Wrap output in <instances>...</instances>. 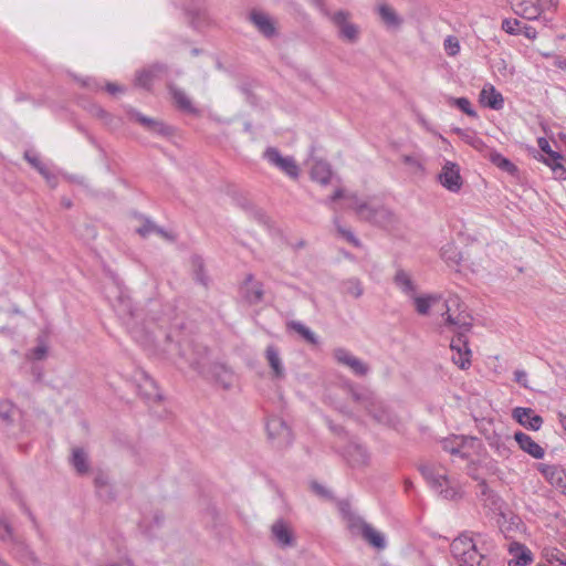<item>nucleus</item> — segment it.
I'll list each match as a JSON object with an SVG mask.
<instances>
[{"mask_svg": "<svg viewBox=\"0 0 566 566\" xmlns=\"http://www.w3.org/2000/svg\"><path fill=\"white\" fill-rule=\"evenodd\" d=\"M366 412L379 424L386 426L396 431H401L402 429V422L398 415L389 405L376 396L371 402H369Z\"/></svg>", "mask_w": 566, "mask_h": 566, "instance_id": "39448f33", "label": "nucleus"}, {"mask_svg": "<svg viewBox=\"0 0 566 566\" xmlns=\"http://www.w3.org/2000/svg\"><path fill=\"white\" fill-rule=\"evenodd\" d=\"M334 223L336 226L337 232L345 240H347L349 243H352L355 247H359L360 245V241L355 237V234L350 230H348V229L344 228L343 226H340L338 223V219L337 218L334 219Z\"/></svg>", "mask_w": 566, "mask_h": 566, "instance_id": "5fc2aeb1", "label": "nucleus"}, {"mask_svg": "<svg viewBox=\"0 0 566 566\" xmlns=\"http://www.w3.org/2000/svg\"><path fill=\"white\" fill-rule=\"evenodd\" d=\"M23 158L42 175L46 181L51 185V187H55L56 177L48 169V167L40 160L38 155L33 154L30 150L24 151Z\"/></svg>", "mask_w": 566, "mask_h": 566, "instance_id": "c85d7f7f", "label": "nucleus"}, {"mask_svg": "<svg viewBox=\"0 0 566 566\" xmlns=\"http://www.w3.org/2000/svg\"><path fill=\"white\" fill-rule=\"evenodd\" d=\"M415 305L416 310L420 315H427L431 307V304L438 300L437 296L427 295V296H415Z\"/></svg>", "mask_w": 566, "mask_h": 566, "instance_id": "49530a36", "label": "nucleus"}, {"mask_svg": "<svg viewBox=\"0 0 566 566\" xmlns=\"http://www.w3.org/2000/svg\"><path fill=\"white\" fill-rule=\"evenodd\" d=\"M342 291L344 294L358 298L364 293L361 282L356 277H350L342 282Z\"/></svg>", "mask_w": 566, "mask_h": 566, "instance_id": "ea45409f", "label": "nucleus"}, {"mask_svg": "<svg viewBox=\"0 0 566 566\" xmlns=\"http://www.w3.org/2000/svg\"><path fill=\"white\" fill-rule=\"evenodd\" d=\"M484 157L502 171L507 172L511 176H516L518 174L517 166L495 149H488V153L484 154Z\"/></svg>", "mask_w": 566, "mask_h": 566, "instance_id": "cd10ccee", "label": "nucleus"}, {"mask_svg": "<svg viewBox=\"0 0 566 566\" xmlns=\"http://www.w3.org/2000/svg\"><path fill=\"white\" fill-rule=\"evenodd\" d=\"M539 149L547 155L546 159H563L562 154L552 150L548 140L544 137L537 139Z\"/></svg>", "mask_w": 566, "mask_h": 566, "instance_id": "6e6d98bb", "label": "nucleus"}, {"mask_svg": "<svg viewBox=\"0 0 566 566\" xmlns=\"http://www.w3.org/2000/svg\"><path fill=\"white\" fill-rule=\"evenodd\" d=\"M94 485H95L99 496H103V491H105V496L108 500H114L115 495L108 489L109 480H108V475L106 473H104V472L96 473V475L94 478Z\"/></svg>", "mask_w": 566, "mask_h": 566, "instance_id": "a19ab883", "label": "nucleus"}, {"mask_svg": "<svg viewBox=\"0 0 566 566\" xmlns=\"http://www.w3.org/2000/svg\"><path fill=\"white\" fill-rule=\"evenodd\" d=\"M481 103L494 111H499L504 105L502 94L493 85L484 86L480 93Z\"/></svg>", "mask_w": 566, "mask_h": 566, "instance_id": "bb28decb", "label": "nucleus"}, {"mask_svg": "<svg viewBox=\"0 0 566 566\" xmlns=\"http://www.w3.org/2000/svg\"><path fill=\"white\" fill-rule=\"evenodd\" d=\"M71 463L78 474L88 472L87 455L82 448L73 449Z\"/></svg>", "mask_w": 566, "mask_h": 566, "instance_id": "c9c22d12", "label": "nucleus"}, {"mask_svg": "<svg viewBox=\"0 0 566 566\" xmlns=\"http://www.w3.org/2000/svg\"><path fill=\"white\" fill-rule=\"evenodd\" d=\"M348 392L352 397V399L359 403L365 410L367 409L369 402L374 399L376 396L371 390L365 387H357L354 384L349 382L347 384Z\"/></svg>", "mask_w": 566, "mask_h": 566, "instance_id": "2f4dec72", "label": "nucleus"}, {"mask_svg": "<svg viewBox=\"0 0 566 566\" xmlns=\"http://www.w3.org/2000/svg\"><path fill=\"white\" fill-rule=\"evenodd\" d=\"M537 469L552 485L566 488V472L559 465L539 463Z\"/></svg>", "mask_w": 566, "mask_h": 566, "instance_id": "4be33fe9", "label": "nucleus"}, {"mask_svg": "<svg viewBox=\"0 0 566 566\" xmlns=\"http://www.w3.org/2000/svg\"><path fill=\"white\" fill-rule=\"evenodd\" d=\"M347 527L353 535H360L366 542L377 549H384L386 546L385 537L366 523L360 516L349 514L346 518Z\"/></svg>", "mask_w": 566, "mask_h": 566, "instance_id": "423d86ee", "label": "nucleus"}, {"mask_svg": "<svg viewBox=\"0 0 566 566\" xmlns=\"http://www.w3.org/2000/svg\"><path fill=\"white\" fill-rule=\"evenodd\" d=\"M378 13L380 19L387 27L396 28L399 27L401 23V20L396 13V11L387 4L379 6Z\"/></svg>", "mask_w": 566, "mask_h": 566, "instance_id": "e433bc0d", "label": "nucleus"}, {"mask_svg": "<svg viewBox=\"0 0 566 566\" xmlns=\"http://www.w3.org/2000/svg\"><path fill=\"white\" fill-rule=\"evenodd\" d=\"M272 534L281 546L294 545L293 534L283 520H279L272 525Z\"/></svg>", "mask_w": 566, "mask_h": 566, "instance_id": "7c9ffc66", "label": "nucleus"}, {"mask_svg": "<svg viewBox=\"0 0 566 566\" xmlns=\"http://www.w3.org/2000/svg\"><path fill=\"white\" fill-rule=\"evenodd\" d=\"M195 280L202 285H207V276L203 273V261L200 256H193Z\"/></svg>", "mask_w": 566, "mask_h": 566, "instance_id": "603ef678", "label": "nucleus"}, {"mask_svg": "<svg viewBox=\"0 0 566 566\" xmlns=\"http://www.w3.org/2000/svg\"><path fill=\"white\" fill-rule=\"evenodd\" d=\"M452 306H460V300L458 296L450 297L446 301L444 307L446 311L442 313V316L444 317V325L450 327L454 326L459 328V332L468 333L472 328V317L464 313V311H461L458 313L457 316L451 314Z\"/></svg>", "mask_w": 566, "mask_h": 566, "instance_id": "0eeeda50", "label": "nucleus"}, {"mask_svg": "<svg viewBox=\"0 0 566 566\" xmlns=\"http://www.w3.org/2000/svg\"><path fill=\"white\" fill-rule=\"evenodd\" d=\"M544 163L551 167L557 178H566V168L562 164V159H544Z\"/></svg>", "mask_w": 566, "mask_h": 566, "instance_id": "864d4df0", "label": "nucleus"}, {"mask_svg": "<svg viewBox=\"0 0 566 566\" xmlns=\"http://www.w3.org/2000/svg\"><path fill=\"white\" fill-rule=\"evenodd\" d=\"M346 20L347 13L344 11H337L333 17L334 23L339 28V35L349 42H355L358 36L357 27Z\"/></svg>", "mask_w": 566, "mask_h": 566, "instance_id": "b1692460", "label": "nucleus"}, {"mask_svg": "<svg viewBox=\"0 0 566 566\" xmlns=\"http://www.w3.org/2000/svg\"><path fill=\"white\" fill-rule=\"evenodd\" d=\"M184 11L189 18L190 25L199 30L209 23V15L205 0H185Z\"/></svg>", "mask_w": 566, "mask_h": 566, "instance_id": "9d476101", "label": "nucleus"}, {"mask_svg": "<svg viewBox=\"0 0 566 566\" xmlns=\"http://www.w3.org/2000/svg\"><path fill=\"white\" fill-rule=\"evenodd\" d=\"M249 21L265 39L270 40L277 35L275 22L268 13L253 9L249 12Z\"/></svg>", "mask_w": 566, "mask_h": 566, "instance_id": "2eb2a0df", "label": "nucleus"}, {"mask_svg": "<svg viewBox=\"0 0 566 566\" xmlns=\"http://www.w3.org/2000/svg\"><path fill=\"white\" fill-rule=\"evenodd\" d=\"M140 391L147 401H159L163 399L155 380L148 376L145 379V384L140 386Z\"/></svg>", "mask_w": 566, "mask_h": 566, "instance_id": "4c0bfd02", "label": "nucleus"}, {"mask_svg": "<svg viewBox=\"0 0 566 566\" xmlns=\"http://www.w3.org/2000/svg\"><path fill=\"white\" fill-rule=\"evenodd\" d=\"M333 357L343 366L350 368L353 374L358 377L366 376L370 368L369 365L359 358L355 357L349 350L343 347H337L333 350Z\"/></svg>", "mask_w": 566, "mask_h": 566, "instance_id": "f8f14e48", "label": "nucleus"}, {"mask_svg": "<svg viewBox=\"0 0 566 566\" xmlns=\"http://www.w3.org/2000/svg\"><path fill=\"white\" fill-rule=\"evenodd\" d=\"M159 343V335L155 331L147 329L145 344L157 346Z\"/></svg>", "mask_w": 566, "mask_h": 566, "instance_id": "338daca9", "label": "nucleus"}, {"mask_svg": "<svg viewBox=\"0 0 566 566\" xmlns=\"http://www.w3.org/2000/svg\"><path fill=\"white\" fill-rule=\"evenodd\" d=\"M440 184L449 191L458 192L462 186L460 169L457 164L447 161L439 174Z\"/></svg>", "mask_w": 566, "mask_h": 566, "instance_id": "dca6fc26", "label": "nucleus"}, {"mask_svg": "<svg viewBox=\"0 0 566 566\" xmlns=\"http://www.w3.org/2000/svg\"><path fill=\"white\" fill-rule=\"evenodd\" d=\"M265 359L272 370V379L282 380L286 377L280 352L275 345H268L264 352Z\"/></svg>", "mask_w": 566, "mask_h": 566, "instance_id": "412c9836", "label": "nucleus"}, {"mask_svg": "<svg viewBox=\"0 0 566 566\" xmlns=\"http://www.w3.org/2000/svg\"><path fill=\"white\" fill-rule=\"evenodd\" d=\"M512 417L528 430L537 431L543 424V418L536 415L532 408L516 407L512 411Z\"/></svg>", "mask_w": 566, "mask_h": 566, "instance_id": "f3484780", "label": "nucleus"}, {"mask_svg": "<svg viewBox=\"0 0 566 566\" xmlns=\"http://www.w3.org/2000/svg\"><path fill=\"white\" fill-rule=\"evenodd\" d=\"M395 283L403 293L408 295H412V293H415V284L405 271L400 270L396 273Z\"/></svg>", "mask_w": 566, "mask_h": 566, "instance_id": "79ce46f5", "label": "nucleus"}, {"mask_svg": "<svg viewBox=\"0 0 566 566\" xmlns=\"http://www.w3.org/2000/svg\"><path fill=\"white\" fill-rule=\"evenodd\" d=\"M263 284L254 282L251 286L244 287V298L249 304H258L263 300Z\"/></svg>", "mask_w": 566, "mask_h": 566, "instance_id": "58836bf2", "label": "nucleus"}, {"mask_svg": "<svg viewBox=\"0 0 566 566\" xmlns=\"http://www.w3.org/2000/svg\"><path fill=\"white\" fill-rule=\"evenodd\" d=\"M311 177L321 185H327L332 178V169L326 161H316L311 168Z\"/></svg>", "mask_w": 566, "mask_h": 566, "instance_id": "473e14b6", "label": "nucleus"}, {"mask_svg": "<svg viewBox=\"0 0 566 566\" xmlns=\"http://www.w3.org/2000/svg\"><path fill=\"white\" fill-rule=\"evenodd\" d=\"M327 424H328V428L331 429V431L333 433H335L336 436H345L347 433L345 428L340 424H336L331 420H327Z\"/></svg>", "mask_w": 566, "mask_h": 566, "instance_id": "774afa93", "label": "nucleus"}, {"mask_svg": "<svg viewBox=\"0 0 566 566\" xmlns=\"http://www.w3.org/2000/svg\"><path fill=\"white\" fill-rule=\"evenodd\" d=\"M163 352L168 355L177 354L180 359L199 375H206V366L208 365L209 348L190 338L178 339L172 342L170 334L164 335Z\"/></svg>", "mask_w": 566, "mask_h": 566, "instance_id": "f257e3e1", "label": "nucleus"}, {"mask_svg": "<svg viewBox=\"0 0 566 566\" xmlns=\"http://www.w3.org/2000/svg\"><path fill=\"white\" fill-rule=\"evenodd\" d=\"M168 73V65L161 62L150 64L136 73L135 84L147 91L151 88L155 80L161 78Z\"/></svg>", "mask_w": 566, "mask_h": 566, "instance_id": "ddd939ff", "label": "nucleus"}, {"mask_svg": "<svg viewBox=\"0 0 566 566\" xmlns=\"http://www.w3.org/2000/svg\"><path fill=\"white\" fill-rule=\"evenodd\" d=\"M521 34H523L528 40H534L537 36V31L532 25L523 24L521 28Z\"/></svg>", "mask_w": 566, "mask_h": 566, "instance_id": "0e129e2a", "label": "nucleus"}, {"mask_svg": "<svg viewBox=\"0 0 566 566\" xmlns=\"http://www.w3.org/2000/svg\"><path fill=\"white\" fill-rule=\"evenodd\" d=\"M48 347L44 344H39L32 349V358L35 360H42L45 358Z\"/></svg>", "mask_w": 566, "mask_h": 566, "instance_id": "e2e57ef3", "label": "nucleus"}, {"mask_svg": "<svg viewBox=\"0 0 566 566\" xmlns=\"http://www.w3.org/2000/svg\"><path fill=\"white\" fill-rule=\"evenodd\" d=\"M263 158L290 178L296 179L300 175V169L294 158L282 156L280 150L275 147H268L263 153Z\"/></svg>", "mask_w": 566, "mask_h": 566, "instance_id": "6e6552de", "label": "nucleus"}, {"mask_svg": "<svg viewBox=\"0 0 566 566\" xmlns=\"http://www.w3.org/2000/svg\"><path fill=\"white\" fill-rule=\"evenodd\" d=\"M11 545V553L20 563L24 566H36L38 558L35 554L21 536L14 538Z\"/></svg>", "mask_w": 566, "mask_h": 566, "instance_id": "aec40b11", "label": "nucleus"}, {"mask_svg": "<svg viewBox=\"0 0 566 566\" xmlns=\"http://www.w3.org/2000/svg\"><path fill=\"white\" fill-rule=\"evenodd\" d=\"M266 431L270 439L277 440V447H285L292 443V431L282 418H270L266 422Z\"/></svg>", "mask_w": 566, "mask_h": 566, "instance_id": "4468645a", "label": "nucleus"}, {"mask_svg": "<svg viewBox=\"0 0 566 566\" xmlns=\"http://www.w3.org/2000/svg\"><path fill=\"white\" fill-rule=\"evenodd\" d=\"M514 381L524 388H527V374L524 370L516 369L514 371Z\"/></svg>", "mask_w": 566, "mask_h": 566, "instance_id": "69168bd1", "label": "nucleus"}, {"mask_svg": "<svg viewBox=\"0 0 566 566\" xmlns=\"http://www.w3.org/2000/svg\"><path fill=\"white\" fill-rule=\"evenodd\" d=\"M448 102L451 106H455L457 108H459L461 112H463L468 116L474 117V118L478 117V113L472 107L469 98H467V97H450L448 99Z\"/></svg>", "mask_w": 566, "mask_h": 566, "instance_id": "c03bdc74", "label": "nucleus"}, {"mask_svg": "<svg viewBox=\"0 0 566 566\" xmlns=\"http://www.w3.org/2000/svg\"><path fill=\"white\" fill-rule=\"evenodd\" d=\"M287 327L296 332L302 338H304L311 345H317L319 343L316 334L302 322L292 321L287 324Z\"/></svg>", "mask_w": 566, "mask_h": 566, "instance_id": "f704fd0d", "label": "nucleus"}, {"mask_svg": "<svg viewBox=\"0 0 566 566\" xmlns=\"http://www.w3.org/2000/svg\"><path fill=\"white\" fill-rule=\"evenodd\" d=\"M465 140L468 144L473 146L475 149H479L481 151L485 150L488 153V149H490L484 142L475 136L465 135Z\"/></svg>", "mask_w": 566, "mask_h": 566, "instance_id": "680f3d73", "label": "nucleus"}, {"mask_svg": "<svg viewBox=\"0 0 566 566\" xmlns=\"http://www.w3.org/2000/svg\"><path fill=\"white\" fill-rule=\"evenodd\" d=\"M239 205L245 211L251 212L252 217L258 222L263 223V224H265L268 222V217L265 216V213L261 209L255 208L253 206V203L250 202L248 199L244 198V199L240 200Z\"/></svg>", "mask_w": 566, "mask_h": 566, "instance_id": "de8ad7c7", "label": "nucleus"}, {"mask_svg": "<svg viewBox=\"0 0 566 566\" xmlns=\"http://www.w3.org/2000/svg\"><path fill=\"white\" fill-rule=\"evenodd\" d=\"M90 113L92 114V116L103 120L105 125H111L113 120V116L107 111H105L101 105L93 104L90 108Z\"/></svg>", "mask_w": 566, "mask_h": 566, "instance_id": "3c124183", "label": "nucleus"}, {"mask_svg": "<svg viewBox=\"0 0 566 566\" xmlns=\"http://www.w3.org/2000/svg\"><path fill=\"white\" fill-rule=\"evenodd\" d=\"M169 94L171 95L176 106L184 113L197 114L198 109L192 105L191 99L187 96L185 91L177 87L174 83L167 85Z\"/></svg>", "mask_w": 566, "mask_h": 566, "instance_id": "393cba45", "label": "nucleus"}, {"mask_svg": "<svg viewBox=\"0 0 566 566\" xmlns=\"http://www.w3.org/2000/svg\"><path fill=\"white\" fill-rule=\"evenodd\" d=\"M201 376L212 379L217 385L226 390L231 389L235 381V375L233 370L222 363L208 364L206 366V375Z\"/></svg>", "mask_w": 566, "mask_h": 566, "instance_id": "1a4fd4ad", "label": "nucleus"}, {"mask_svg": "<svg viewBox=\"0 0 566 566\" xmlns=\"http://www.w3.org/2000/svg\"><path fill=\"white\" fill-rule=\"evenodd\" d=\"M521 7V10H516L515 12L527 20L536 19L541 14V10L534 6H524V2L518 4Z\"/></svg>", "mask_w": 566, "mask_h": 566, "instance_id": "8fccbe9b", "label": "nucleus"}, {"mask_svg": "<svg viewBox=\"0 0 566 566\" xmlns=\"http://www.w3.org/2000/svg\"><path fill=\"white\" fill-rule=\"evenodd\" d=\"M514 440L524 452H526L534 459L539 460L544 458V449L538 443H536L528 434L522 431H517L514 433Z\"/></svg>", "mask_w": 566, "mask_h": 566, "instance_id": "5701e85b", "label": "nucleus"}, {"mask_svg": "<svg viewBox=\"0 0 566 566\" xmlns=\"http://www.w3.org/2000/svg\"><path fill=\"white\" fill-rule=\"evenodd\" d=\"M156 229L157 224L154 221H151L149 218H144V223L137 229V233L140 237L146 238L150 233L155 232Z\"/></svg>", "mask_w": 566, "mask_h": 566, "instance_id": "4d7b16f0", "label": "nucleus"}, {"mask_svg": "<svg viewBox=\"0 0 566 566\" xmlns=\"http://www.w3.org/2000/svg\"><path fill=\"white\" fill-rule=\"evenodd\" d=\"M128 115L130 116V118L135 119L137 123L143 125L147 130L151 133H156L161 136H169L172 132L170 126L164 124L160 120L147 117L134 108H129Z\"/></svg>", "mask_w": 566, "mask_h": 566, "instance_id": "a211bd4d", "label": "nucleus"}, {"mask_svg": "<svg viewBox=\"0 0 566 566\" xmlns=\"http://www.w3.org/2000/svg\"><path fill=\"white\" fill-rule=\"evenodd\" d=\"M346 198L352 201L350 208H354L357 214L369 222L384 224L388 223L392 219V213L385 207H371L365 202H359L356 195L346 196L344 190L338 188L334 191V193L327 199V203L332 205L338 199Z\"/></svg>", "mask_w": 566, "mask_h": 566, "instance_id": "f03ea898", "label": "nucleus"}, {"mask_svg": "<svg viewBox=\"0 0 566 566\" xmlns=\"http://www.w3.org/2000/svg\"><path fill=\"white\" fill-rule=\"evenodd\" d=\"M441 256L450 264L459 265L462 262V253L453 244H447L441 249Z\"/></svg>", "mask_w": 566, "mask_h": 566, "instance_id": "a18cd8bd", "label": "nucleus"}, {"mask_svg": "<svg viewBox=\"0 0 566 566\" xmlns=\"http://www.w3.org/2000/svg\"><path fill=\"white\" fill-rule=\"evenodd\" d=\"M486 442L489 447L494 450V452L503 458L507 459L511 454V448L507 444V439H503L500 434L493 433L486 437Z\"/></svg>", "mask_w": 566, "mask_h": 566, "instance_id": "72a5a7b5", "label": "nucleus"}, {"mask_svg": "<svg viewBox=\"0 0 566 566\" xmlns=\"http://www.w3.org/2000/svg\"><path fill=\"white\" fill-rule=\"evenodd\" d=\"M12 411H13V405L8 401H0V419H2L6 422L12 421Z\"/></svg>", "mask_w": 566, "mask_h": 566, "instance_id": "13d9d810", "label": "nucleus"}, {"mask_svg": "<svg viewBox=\"0 0 566 566\" xmlns=\"http://www.w3.org/2000/svg\"><path fill=\"white\" fill-rule=\"evenodd\" d=\"M344 457L353 467H363L369 462V453L365 446L350 441L344 451Z\"/></svg>", "mask_w": 566, "mask_h": 566, "instance_id": "6ab92c4d", "label": "nucleus"}, {"mask_svg": "<svg viewBox=\"0 0 566 566\" xmlns=\"http://www.w3.org/2000/svg\"><path fill=\"white\" fill-rule=\"evenodd\" d=\"M450 552L458 566H488L484 563L485 556L478 551L473 538L467 532L452 541Z\"/></svg>", "mask_w": 566, "mask_h": 566, "instance_id": "7ed1b4c3", "label": "nucleus"}, {"mask_svg": "<svg viewBox=\"0 0 566 566\" xmlns=\"http://www.w3.org/2000/svg\"><path fill=\"white\" fill-rule=\"evenodd\" d=\"M510 554L513 559L509 562V566H527L533 560V554L524 544L513 542L510 545Z\"/></svg>", "mask_w": 566, "mask_h": 566, "instance_id": "a878e982", "label": "nucleus"}, {"mask_svg": "<svg viewBox=\"0 0 566 566\" xmlns=\"http://www.w3.org/2000/svg\"><path fill=\"white\" fill-rule=\"evenodd\" d=\"M450 348L455 354L452 356V360L461 369H465L470 366L471 349L469 348V339L465 333L458 332L451 339Z\"/></svg>", "mask_w": 566, "mask_h": 566, "instance_id": "9b49d317", "label": "nucleus"}, {"mask_svg": "<svg viewBox=\"0 0 566 566\" xmlns=\"http://www.w3.org/2000/svg\"><path fill=\"white\" fill-rule=\"evenodd\" d=\"M546 556L548 563H553L555 560L558 562L559 566H566V554L564 552L555 548Z\"/></svg>", "mask_w": 566, "mask_h": 566, "instance_id": "bf43d9fd", "label": "nucleus"}, {"mask_svg": "<svg viewBox=\"0 0 566 566\" xmlns=\"http://www.w3.org/2000/svg\"><path fill=\"white\" fill-rule=\"evenodd\" d=\"M522 25L520 20L506 18L502 21L501 29L510 35H521Z\"/></svg>", "mask_w": 566, "mask_h": 566, "instance_id": "09e8293b", "label": "nucleus"}, {"mask_svg": "<svg viewBox=\"0 0 566 566\" xmlns=\"http://www.w3.org/2000/svg\"><path fill=\"white\" fill-rule=\"evenodd\" d=\"M419 471L430 486L443 499L455 500L459 489L450 482L446 474L439 473L432 465L422 464Z\"/></svg>", "mask_w": 566, "mask_h": 566, "instance_id": "20e7f679", "label": "nucleus"}, {"mask_svg": "<svg viewBox=\"0 0 566 566\" xmlns=\"http://www.w3.org/2000/svg\"><path fill=\"white\" fill-rule=\"evenodd\" d=\"M18 537L19 535L14 533L13 527L7 516L0 515V541L3 543H12L13 539Z\"/></svg>", "mask_w": 566, "mask_h": 566, "instance_id": "37998d69", "label": "nucleus"}, {"mask_svg": "<svg viewBox=\"0 0 566 566\" xmlns=\"http://www.w3.org/2000/svg\"><path fill=\"white\" fill-rule=\"evenodd\" d=\"M444 49L449 55H455L460 50L459 41L453 36H448L444 40Z\"/></svg>", "mask_w": 566, "mask_h": 566, "instance_id": "052dcab7", "label": "nucleus"}, {"mask_svg": "<svg viewBox=\"0 0 566 566\" xmlns=\"http://www.w3.org/2000/svg\"><path fill=\"white\" fill-rule=\"evenodd\" d=\"M468 438L464 436H451L441 441L442 449L452 455L468 459L469 454L461 451Z\"/></svg>", "mask_w": 566, "mask_h": 566, "instance_id": "c756f323", "label": "nucleus"}]
</instances>
